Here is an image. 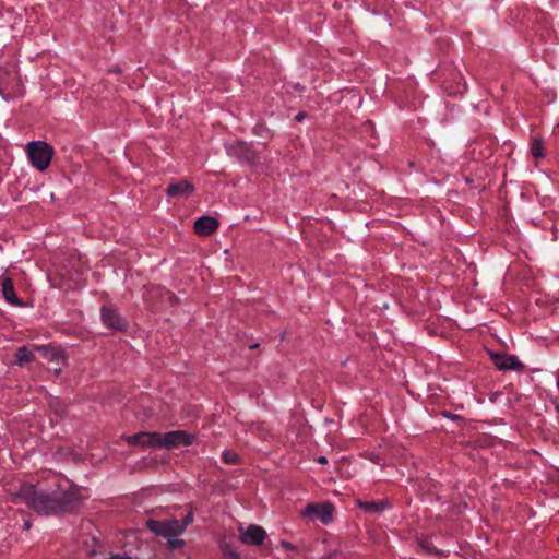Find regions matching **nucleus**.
<instances>
[{
  "label": "nucleus",
  "instance_id": "f257e3e1",
  "mask_svg": "<svg viewBox=\"0 0 559 559\" xmlns=\"http://www.w3.org/2000/svg\"><path fill=\"white\" fill-rule=\"evenodd\" d=\"M16 499L40 515L74 512L82 501L79 490L74 487L64 491L46 492L37 490L35 486L28 484L20 487Z\"/></svg>",
  "mask_w": 559,
  "mask_h": 559
},
{
  "label": "nucleus",
  "instance_id": "f03ea898",
  "mask_svg": "<svg viewBox=\"0 0 559 559\" xmlns=\"http://www.w3.org/2000/svg\"><path fill=\"white\" fill-rule=\"evenodd\" d=\"M26 152L32 165L40 171L48 168L55 154L53 147L44 141L29 142Z\"/></svg>",
  "mask_w": 559,
  "mask_h": 559
},
{
  "label": "nucleus",
  "instance_id": "7ed1b4c3",
  "mask_svg": "<svg viewBox=\"0 0 559 559\" xmlns=\"http://www.w3.org/2000/svg\"><path fill=\"white\" fill-rule=\"evenodd\" d=\"M146 525L152 533L165 538L176 537L182 534V525H179V521L176 519L166 521L148 520Z\"/></svg>",
  "mask_w": 559,
  "mask_h": 559
},
{
  "label": "nucleus",
  "instance_id": "20e7f679",
  "mask_svg": "<svg viewBox=\"0 0 559 559\" xmlns=\"http://www.w3.org/2000/svg\"><path fill=\"white\" fill-rule=\"evenodd\" d=\"M225 147L229 156L236 157L242 164L255 165L260 160L257 152L246 142L226 144Z\"/></svg>",
  "mask_w": 559,
  "mask_h": 559
},
{
  "label": "nucleus",
  "instance_id": "39448f33",
  "mask_svg": "<svg viewBox=\"0 0 559 559\" xmlns=\"http://www.w3.org/2000/svg\"><path fill=\"white\" fill-rule=\"evenodd\" d=\"M334 507L330 502L324 503H309L302 511V515L309 516L312 520H319L322 524H329L333 520Z\"/></svg>",
  "mask_w": 559,
  "mask_h": 559
},
{
  "label": "nucleus",
  "instance_id": "423d86ee",
  "mask_svg": "<svg viewBox=\"0 0 559 559\" xmlns=\"http://www.w3.org/2000/svg\"><path fill=\"white\" fill-rule=\"evenodd\" d=\"M194 437L182 430L169 431L165 435L159 433L158 448H176L180 445H189Z\"/></svg>",
  "mask_w": 559,
  "mask_h": 559
},
{
  "label": "nucleus",
  "instance_id": "0eeeda50",
  "mask_svg": "<svg viewBox=\"0 0 559 559\" xmlns=\"http://www.w3.org/2000/svg\"><path fill=\"white\" fill-rule=\"evenodd\" d=\"M122 439L130 445L141 448H158L159 432L141 431L132 436H122Z\"/></svg>",
  "mask_w": 559,
  "mask_h": 559
},
{
  "label": "nucleus",
  "instance_id": "6e6552de",
  "mask_svg": "<svg viewBox=\"0 0 559 559\" xmlns=\"http://www.w3.org/2000/svg\"><path fill=\"white\" fill-rule=\"evenodd\" d=\"M102 321L107 328L115 331H124L128 326L127 321L118 313V311L107 306L102 308Z\"/></svg>",
  "mask_w": 559,
  "mask_h": 559
},
{
  "label": "nucleus",
  "instance_id": "1a4fd4ad",
  "mask_svg": "<svg viewBox=\"0 0 559 559\" xmlns=\"http://www.w3.org/2000/svg\"><path fill=\"white\" fill-rule=\"evenodd\" d=\"M490 356L499 370H524V365L515 356L504 353H491Z\"/></svg>",
  "mask_w": 559,
  "mask_h": 559
},
{
  "label": "nucleus",
  "instance_id": "9d476101",
  "mask_svg": "<svg viewBox=\"0 0 559 559\" xmlns=\"http://www.w3.org/2000/svg\"><path fill=\"white\" fill-rule=\"evenodd\" d=\"M240 540L246 545H261L266 536L265 531L258 525L251 524L243 530L239 527Z\"/></svg>",
  "mask_w": 559,
  "mask_h": 559
},
{
  "label": "nucleus",
  "instance_id": "9b49d317",
  "mask_svg": "<svg viewBox=\"0 0 559 559\" xmlns=\"http://www.w3.org/2000/svg\"><path fill=\"white\" fill-rule=\"evenodd\" d=\"M218 221L212 216H202L194 222V231L200 236H210L218 228Z\"/></svg>",
  "mask_w": 559,
  "mask_h": 559
},
{
  "label": "nucleus",
  "instance_id": "f8f14e48",
  "mask_svg": "<svg viewBox=\"0 0 559 559\" xmlns=\"http://www.w3.org/2000/svg\"><path fill=\"white\" fill-rule=\"evenodd\" d=\"M194 191L193 183L181 180L173 182L167 187L166 193L169 198H186Z\"/></svg>",
  "mask_w": 559,
  "mask_h": 559
},
{
  "label": "nucleus",
  "instance_id": "ddd939ff",
  "mask_svg": "<svg viewBox=\"0 0 559 559\" xmlns=\"http://www.w3.org/2000/svg\"><path fill=\"white\" fill-rule=\"evenodd\" d=\"M33 348L35 350L39 352L43 355V357H45L48 360L64 361V350L61 347H55L51 345H43V346L34 345Z\"/></svg>",
  "mask_w": 559,
  "mask_h": 559
},
{
  "label": "nucleus",
  "instance_id": "4468645a",
  "mask_svg": "<svg viewBox=\"0 0 559 559\" xmlns=\"http://www.w3.org/2000/svg\"><path fill=\"white\" fill-rule=\"evenodd\" d=\"M1 286H2L3 297L9 304H11L13 306H19V307L23 305L22 301L16 296L12 278L3 277L2 282H1Z\"/></svg>",
  "mask_w": 559,
  "mask_h": 559
},
{
  "label": "nucleus",
  "instance_id": "2eb2a0df",
  "mask_svg": "<svg viewBox=\"0 0 559 559\" xmlns=\"http://www.w3.org/2000/svg\"><path fill=\"white\" fill-rule=\"evenodd\" d=\"M357 504L360 509L365 510L368 513H381L382 511H384L391 507V502L388 499H383L380 501L358 500Z\"/></svg>",
  "mask_w": 559,
  "mask_h": 559
},
{
  "label": "nucleus",
  "instance_id": "dca6fc26",
  "mask_svg": "<svg viewBox=\"0 0 559 559\" xmlns=\"http://www.w3.org/2000/svg\"><path fill=\"white\" fill-rule=\"evenodd\" d=\"M16 364L22 366L23 364L31 362L35 359L34 354L28 349L27 346H21L15 353Z\"/></svg>",
  "mask_w": 559,
  "mask_h": 559
},
{
  "label": "nucleus",
  "instance_id": "f3484780",
  "mask_svg": "<svg viewBox=\"0 0 559 559\" xmlns=\"http://www.w3.org/2000/svg\"><path fill=\"white\" fill-rule=\"evenodd\" d=\"M531 153L535 158H542L545 156L543 151V141L542 139L534 138L531 145Z\"/></svg>",
  "mask_w": 559,
  "mask_h": 559
},
{
  "label": "nucleus",
  "instance_id": "a211bd4d",
  "mask_svg": "<svg viewBox=\"0 0 559 559\" xmlns=\"http://www.w3.org/2000/svg\"><path fill=\"white\" fill-rule=\"evenodd\" d=\"M222 554L224 559H240L238 552L227 544L222 545Z\"/></svg>",
  "mask_w": 559,
  "mask_h": 559
},
{
  "label": "nucleus",
  "instance_id": "6ab92c4d",
  "mask_svg": "<svg viewBox=\"0 0 559 559\" xmlns=\"http://www.w3.org/2000/svg\"><path fill=\"white\" fill-rule=\"evenodd\" d=\"M226 464H238L240 459L239 455L234 451H225L222 455Z\"/></svg>",
  "mask_w": 559,
  "mask_h": 559
},
{
  "label": "nucleus",
  "instance_id": "aec40b11",
  "mask_svg": "<svg viewBox=\"0 0 559 559\" xmlns=\"http://www.w3.org/2000/svg\"><path fill=\"white\" fill-rule=\"evenodd\" d=\"M50 406L55 408L58 416L62 417L66 415V406L61 405L59 401L51 402Z\"/></svg>",
  "mask_w": 559,
  "mask_h": 559
},
{
  "label": "nucleus",
  "instance_id": "412c9836",
  "mask_svg": "<svg viewBox=\"0 0 559 559\" xmlns=\"http://www.w3.org/2000/svg\"><path fill=\"white\" fill-rule=\"evenodd\" d=\"M168 539V546L171 549H179L185 545V542L182 539L169 537Z\"/></svg>",
  "mask_w": 559,
  "mask_h": 559
},
{
  "label": "nucleus",
  "instance_id": "4be33fe9",
  "mask_svg": "<svg viewBox=\"0 0 559 559\" xmlns=\"http://www.w3.org/2000/svg\"><path fill=\"white\" fill-rule=\"evenodd\" d=\"M193 522V513L189 512L180 522L179 525H182V533L185 532L186 527L190 525Z\"/></svg>",
  "mask_w": 559,
  "mask_h": 559
},
{
  "label": "nucleus",
  "instance_id": "5701e85b",
  "mask_svg": "<svg viewBox=\"0 0 559 559\" xmlns=\"http://www.w3.org/2000/svg\"><path fill=\"white\" fill-rule=\"evenodd\" d=\"M164 295H165V297L167 298V300H168L169 302L175 304V302L177 301V298H176V296H175L173 293H170V292H165V294H164Z\"/></svg>",
  "mask_w": 559,
  "mask_h": 559
},
{
  "label": "nucleus",
  "instance_id": "b1692460",
  "mask_svg": "<svg viewBox=\"0 0 559 559\" xmlns=\"http://www.w3.org/2000/svg\"><path fill=\"white\" fill-rule=\"evenodd\" d=\"M282 546H283L284 548H286V549H289V550L295 549V546H294L292 543L286 542V540H282Z\"/></svg>",
  "mask_w": 559,
  "mask_h": 559
},
{
  "label": "nucleus",
  "instance_id": "393cba45",
  "mask_svg": "<svg viewBox=\"0 0 559 559\" xmlns=\"http://www.w3.org/2000/svg\"><path fill=\"white\" fill-rule=\"evenodd\" d=\"M317 462H318L319 464H326V463H328V459H326L325 456L321 455V456H319V457L317 459Z\"/></svg>",
  "mask_w": 559,
  "mask_h": 559
},
{
  "label": "nucleus",
  "instance_id": "a878e982",
  "mask_svg": "<svg viewBox=\"0 0 559 559\" xmlns=\"http://www.w3.org/2000/svg\"><path fill=\"white\" fill-rule=\"evenodd\" d=\"M306 114L305 112H299L297 116H296V120L297 121H301L304 118H305Z\"/></svg>",
  "mask_w": 559,
  "mask_h": 559
},
{
  "label": "nucleus",
  "instance_id": "bb28decb",
  "mask_svg": "<svg viewBox=\"0 0 559 559\" xmlns=\"http://www.w3.org/2000/svg\"><path fill=\"white\" fill-rule=\"evenodd\" d=\"M24 528L25 530H29L31 528V522L29 521H25L24 522Z\"/></svg>",
  "mask_w": 559,
  "mask_h": 559
},
{
  "label": "nucleus",
  "instance_id": "cd10ccee",
  "mask_svg": "<svg viewBox=\"0 0 559 559\" xmlns=\"http://www.w3.org/2000/svg\"><path fill=\"white\" fill-rule=\"evenodd\" d=\"M61 371H62V370H61V368H56V369L53 370V373H55L56 376H59V374L61 373Z\"/></svg>",
  "mask_w": 559,
  "mask_h": 559
},
{
  "label": "nucleus",
  "instance_id": "c85d7f7f",
  "mask_svg": "<svg viewBox=\"0 0 559 559\" xmlns=\"http://www.w3.org/2000/svg\"><path fill=\"white\" fill-rule=\"evenodd\" d=\"M110 72H120V69L119 68H115V69H111Z\"/></svg>",
  "mask_w": 559,
  "mask_h": 559
},
{
  "label": "nucleus",
  "instance_id": "c756f323",
  "mask_svg": "<svg viewBox=\"0 0 559 559\" xmlns=\"http://www.w3.org/2000/svg\"><path fill=\"white\" fill-rule=\"evenodd\" d=\"M258 346H259V344H258V343H255V344H253V345H250V348H255V347H258Z\"/></svg>",
  "mask_w": 559,
  "mask_h": 559
}]
</instances>
